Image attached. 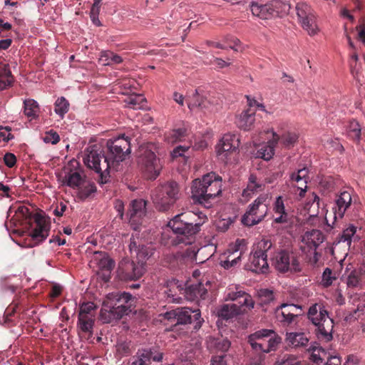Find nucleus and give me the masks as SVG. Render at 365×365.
<instances>
[{
  "label": "nucleus",
  "mask_w": 365,
  "mask_h": 365,
  "mask_svg": "<svg viewBox=\"0 0 365 365\" xmlns=\"http://www.w3.org/2000/svg\"><path fill=\"white\" fill-rule=\"evenodd\" d=\"M146 202L142 199L134 200L130 205L128 215L131 225H141L146 214Z\"/></svg>",
  "instance_id": "19"
},
{
  "label": "nucleus",
  "mask_w": 365,
  "mask_h": 365,
  "mask_svg": "<svg viewBox=\"0 0 365 365\" xmlns=\"http://www.w3.org/2000/svg\"><path fill=\"white\" fill-rule=\"evenodd\" d=\"M225 358L226 355L215 356L212 359L210 365H227Z\"/></svg>",
  "instance_id": "62"
},
{
  "label": "nucleus",
  "mask_w": 365,
  "mask_h": 365,
  "mask_svg": "<svg viewBox=\"0 0 365 365\" xmlns=\"http://www.w3.org/2000/svg\"><path fill=\"white\" fill-rule=\"evenodd\" d=\"M276 317L277 320L282 323L284 325H289L290 324L294 319H295L293 317H289V314L284 312L283 310L279 309L278 308L276 309Z\"/></svg>",
  "instance_id": "46"
},
{
  "label": "nucleus",
  "mask_w": 365,
  "mask_h": 365,
  "mask_svg": "<svg viewBox=\"0 0 365 365\" xmlns=\"http://www.w3.org/2000/svg\"><path fill=\"white\" fill-rule=\"evenodd\" d=\"M243 240H237L234 247L232 248V253L227 257V259L224 261L223 266L226 269L236 266L241 260L243 253Z\"/></svg>",
  "instance_id": "26"
},
{
  "label": "nucleus",
  "mask_w": 365,
  "mask_h": 365,
  "mask_svg": "<svg viewBox=\"0 0 365 365\" xmlns=\"http://www.w3.org/2000/svg\"><path fill=\"white\" fill-rule=\"evenodd\" d=\"M255 122V110L251 108L243 110L237 116V126L244 130H250Z\"/></svg>",
  "instance_id": "23"
},
{
  "label": "nucleus",
  "mask_w": 365,
  "mask_h": 365,
  "mask_svg": "<svg viewBox=\"0 0 365 365\" xmlns=\"http://www.w3.org/2000/svg\"><path fill=\"white\" fill-rule=\"evenodd\" d=\"M4 162L9 168H13L16 163V157L11 153H6L4 156Z\"/></svg>",
  "instance_id": "58"
},
{
  "label": "nucleus",
  "mask_w": 365,
  "mask_h": 365,
  "mask_svg": "<svg viewBox=\"0 0 365 365\" xmlns=\"http://www.w3.org/2000/svg\"><path fill=\"white\" fill-rule=\"evenodd\" d=\"M222 178L215 173L205 175L202 180L192 181V197L206 207L211 206V201L222 192Z\"/></svg>",
  "instance_id": "4"
},
{
  "label": "nucleus",
  "mask_w": 365,
  "mask_h": 365,
  "mask_svg": "<svg viewBox=\"0 0 365 365\" xmlns=\"http://www.w3.org/2000/svg\"><path fill=\"white\" fill-rule=\"evenodd\" d=\"M241 298H244L242 303H251V296L244 291L230 292L227 296V299H230L233 302L241 299Z\"/></svg>",
  "instance_id": "43"
},
{
  "label": "nucleus",
  "mask_w": 365,
  "mask_h": 365,
  "mask_svg": "<svg viewBox=\"0 0 365 365\" xmlns=\"http://www.w3.org/2000/svg\"><path fill=\"white\" fill-rule=\"evenodd\" d=\"M187 103L190 110L198 109L204 113L212 112L215 110L213 103L201 95L198 90L187 96Z\"/></svg>",
  "instance_id": "17"
},
{
  "label": "nucleus",
  "mask_w": 365,
  "mask_h": 365,
  "mask_svg": "<svg viewBox=\"0 0 365 365\" xmlns=\"http://www.w3.org/2000/svg\"><path fill=\"white\" fill-rule=\"evenodd\" d=\"M259 297L262 302L264 304H269L274 300V293L269 289H262L260 290Z\"/></svg>",
  "instance_id": "55"
},
{
  "label": "nucleus",
  "mask_w": 365,
  "mask_h": 365,
  "mask_svg": "<svg viewBox=\"0 0 365 365\" xmlns=\"http://www.w3.org/2000/svg\"><path fill=\"white\" fill-rule=\"evenodd\" d=\"M153 145L141 146L139 149L138 163L145 176L150 180H155L160 175L162 165L153 150Z\"/></svg>",
  "instance_id": "9"
},
{
  "label": "nucleus",
  "mask_w": 365,
  "mask_h": 365,
  "mask_svg": "<svg viewBox=\"0 0 365 365\" xmlns=\"http://www.w3.org/2000/svg\"><path fill=\"white\" fill-rule=\"evenodd\" d=\"M290 180L292 182H302V186H304L305 188H307V181L304 180L300 175H299L297 173H292L290 176Z\"/></svg>",
  "instance_id": "61"
},
{
  "label": "nucleus",
  "mask_w": 365,
  "mask_h": 365,
  "mask_svg": "<svg viewBox=\"0 0 365 365\" xmlns=\"http://www.w3.org/2000/svg\"><path fill=\"white\" fill-rule=\"evenodd\" d=\"M273 210L274 213L277 215L287 213V212L285 210V206L282 197L279 196L277 197L273 205Z\"/></svg>",
  "instance_id": "53"
},
{
  "label": "nucleus",
  "mask_w": 365,
  "mask_h": 365,
  "mask_svg": "<svg viewBox=\"0 0 365 365\" xmlns=\"http://www.w3.org/2000/svg\"><path fill=\"white\" fill-rule=\"evenodd\" d=\"M358 31V38L364 45H365V24L360 25L356 27Z\"/></svg>",
  "instance_id": "64"
},
{
  "label": "nucleus",
  "mask_w": 365,
  "mask_h": 365,
  "mask_svg": "<svg viewBox=\"0 0 365 365\" xmlns=\"http://www.w3.org/2000/svg\"><path fill=\"white\" fill-rule=\"evenodd\" d=\"M16 215L19 220L30 221L34 219L33 229L30 233L31 242L29 246H36L47 238L50 231V224L43 216L38 214L32 215L29 209L24 205L19 206Z\"/></svg>",
  "instance_id": "6"
},
{
  "label": "nucleus",
  "mask_w": 365,
  "mask_h": 365,
  "mask_svg": "<svg viewBox=\"0 0 365 365\" xmlns=\"http://www.w3.org/2000/svg\"><path fill=\"white\" fill-rule=\"evenodd\" d=\"M324 236L319 230L307 231L302 236V242L304 243L310 250H316L318 246L324 242Z\"/></svg>",
  "instance_id": "24"
},
{
  "label": "nucleus",
  "mask_w": 365,
  "mask_h": 365,
  "mask_svg": "<svg viewBox=\"0 0 365 365\" xmlns=\"http://www.w3.org/2000/svg\"><path fill=\"white\" fill-rule=\"evenodd\" d=\"M60 140L59 135L52 130L46 132L45 135L43 137V141L46 143H51L55 145L58 143Z\"/></svg>",
  "instance_id": "52"
},
{
  "label": "nucleus",
  "mask_w": 365,
  "mask_h": 365,
  "mask_svg": "<svg viewBox=\"0 0 365 365\" xmlns=\"http://www.w3.org/2000/svg\"><path fill=\"white\" fill-rule=\"evenodd\" d=\"M144 248L145 246H140V245H138L134 238L130 239L129 250L131 254L135 252L137 257H143V255H145V253L143 252Z\"/></svg>",
  "instance_id": "50"
},
{
  "label": "nucleus",
  "mask_w": 365,
  "mask_h": 365,
  "mask_svg": "<svg viewBox=\"0 0 365 365\" xmlns=\"http://www.w3.org/2000/svg\"><path fill=\"white\" fill-rule=\"evenodd\" d=\"M278 365H302L294 356L284 354L282 359L277 361Z\"/></svg>",
  "instance_id": "51"
},
{
  "label": "nucleus",
  "mask_w": 365,
  "mask_h": 365,
  "mask_svg": "<svg viewBox=\"0 0 365 365\" xmlns=\"http://www.w3.org/2000/svg\"><path fill=\"white\" fill-rule=\"evenodd\" d=\"M24 113L31 119H35L38 116L39 106L34 99H26L24 101Z\"/></svg>",
  "instance_id": "34"
},
{
  "label": "nucleus",
  "mask_w": 365,
  "mask_h": 365,
  "mask_svg": "<svg viewBox=\"0 0 365 365\" xmlns=\"http://www.w3.org/2000/svg\"><path fill=\"white\" fill-rule=\"evenodd\" d=\"M332 272L331 269L329 268H326L323 272L322 274V282L323 285L326 287H329L332 282L333 280L335 279L334 277L331 276Z\"/></svg>",
  "instance_id": "56"
},
{
  "label": "nucleus",
  "mask_w": 365,
  "mask_h": 365,
  "mask_svg": "<svg viewBox=\"0 0 365 365\" xmlns=\"http://www.w3.org/2000/svg\"><path fill=\"white\" fill-rule=\"evenodd\" d=\"M264 189L265 183L262 178L257 177L255 174H251L248 178L247 187L242 191V196L247 201L255 194L264 191Z\"/></svg>",
  "instance_id": "21"
},
{
  "label": "nucleus",
  "mask_w": 365,
  "mask_h": 365,
  "mask_svg": "<svg viewBox=\"0 0 365 365\" xmlns=\"http://www.w3.org/2000/svg\"><path fill=\"white\" fill-rule=\"evenodd\" d=\"M189 133V130L187 127L183 126L178 129H174L172 131L171 136L173 141H180L183 140Z\"/></svg>",
  "instance_id": "48"
},
{
  "label": "nucleus",
  "mask_w": 365,
  "mask_h": 365,
  "mask_svg": "<svg viewBox=\"0 0 365 365\" xmlns=\"http://www.w3.org/2000/svg\"><path fill=\"white\" fill-rule=\"evenodd\" d=\"M10 130L11 129L8 127H0V138H1L5 142H8L14 138L11 134Z\"/></svg>",
  "instance_id": "60"
},
{
  "label": "nucleus",
  "mask_w": 365,
  "mask_h": 365,
  "mask_svg": "<svg viewBox=\"0 0 365 365\" xmlns=\"http://www.w3.org/2000/svg\"><path fill=\"white\" fill-rule=\"evenodd\" d=\"M145 98L142 95H133L127 100L128 106L130 108H141L145 103Z\"/></svg>",
  "instance_id": "41"
},
{
  "label": "nucleus",
  "mask_w": 365,
  "mask_h": 365,
  "mask_svg": "<svg viewBox=\"0 0 365 365\" xmlns=\"http://www.w3.org/2000/svg\"><path fill=\"white\" fill-rule=\"evenodd\" d=\"M13 82L9 64L0 62V91L7 88Z\"/></svg>",
  "instance_id": "30"
},
{
  "label": "nucleus",
  "mask_w": 365,
  "mask_h": 365,
  "mask_svg": "<svg viewBox=\"0 0 365 365\" xmlns=\"http://www.w3.org/2000/svg\"><path fill=\"white\" fill-rule=\"evenodd\" d=\"M96 192V187L93 182L85 180L78 187V196L84 200Z\"/></svg>",
  "instance_id": "36"
},
{
  "label": "nucleus",
  "mask_w": 365,
  "mask_h": 365,
  "mask_svg": "<svg viewBox=\"0 0 365 365\" xmlns=\"http://www.w3.org/2000/svg\"><path fill=\"white\" fill-rule=\"evenodd\" d=\"M133 297L128 292H113L103 302L100 317L103 323H111L128 315L132 311Z\"/></svg>",
  "instance_id": "3"
},
{
  "label": "nucleus",
  "mask_w": 365,
  "mask_h": 365,
  "mask_svg": "<svg viewBox=\"0 0 365 365\" xmlns=\"http://www.w3.org/2000/svg\"><path fill=\"white\" fill-rule=\"evenodd\" d=\"M281 339L273 330L262 329L250 334L248 342L255 351L261 353L262 356L264 353L276 350Z\"/></svg>",
  "instance_id": "8"
},
{
  "label": "nucleus",
  "mask_w": 365,
  "mask_h": 365,
  "mask_svg": "<svg viewBox=\"0 0 365 365\" xmlns=\"http://www.w3.org/2000/svg\"><path fill=\"white\" fill-rule=\"evenodd\" d=\"M162 359L161 353H154L150 349H141L138 350L135 356L130 358L129 365H151V361L159 362Z\"/></svg>",
  "instance_id": "18"
},
{
  "label": "nucleus",
  "mask_w": 365,
  "mask_h": 365,
  "mask_svg": "<svg viewBox=\"0 0 365 365\" xmlns=\"http://www.w3.org/2000/svg\"><path fill=\"white\" fill-rule=\"evenodd\" d=\"M115 261L106 255H103L99 259L98 262L100 270L99 274L105 282L110 280V273L115 267Z\"/></svg>",
  "instance_id": "28"
},
{
  "label": "nucleus",
  "mask_w": 365,
  "mask_h": 365,
  "mask_svg": "<svg viewBox=\"0 0 365 365\" xmlns=\"http://www.w3.org/2000/svg\"><path fill=\"white\" fill-rule=\"evenodd\" d=\"M240 145V140L235 135L225 134L217 146V153L223 160H231V155L236 153Z\"/></svg>",
  "instance_id": "16"
},
{
  "label": "nucleus",
  "mask_w": 365,
  "mask_h": 365,
  "mask_svg": "<svg viewBox=\"0 0 365 365\" xmlns=\"http://www.w3.org/2000/svg\"><path fill=\"white\" fill-rule=\"evenodd\" d=\"M18 307L17 304L9 305L4 312V322L7 323L11 321L10 317L16 312V308Z\"/></svg>",
  "instance_id": "59"
},
{
  "label": "nucleus",
  "mask_w": 365,
  "mask_h": 365,
  "mask_svg": "<svg viewBox=\"0 0 365 365\" xmlns=\"http://www.w3.org/2000/svg\"><path fill=\"white\" fill-rule=\"evenodd\" d=\"M272 243L270 240H264L258 243L255 251H262L263 253L267 254V252L272 247Z\"/></svg>",
  "instance_id": "57"
},
{
  "label": "nucleus",
  "mask_w": 365,
  "mask_h": 365,
  "mask_svg": "<svg viewBox=\"0 0 365 365\" xmlns=\"http://www.w3.org/2000/svg\"><path fill=\"white\" fill-rule=\"evenodd\" d=\"M341 358L336 355L329 354L327 365H341Z\"/></svg>",
  "instance_id": "63"
},
{
  "label": "nucleus",
  "mask_w": 365,
  "mask_h": 365,
  "mask_svg": "<svg viewBox=\"0 0 365 365\" xmlns=\"http://www.w3.org/2000/svg\"><path fill=\"white\" fill-rule=\"evenodd\" d=\"M145 268L142 262H135L123 258L118 264V276L123 281H136L145 273Z\"/></svg>",
  "instance_id": "14"
},
{
  "label": "nucleus",
  "mask_w": 365,
  "mask_h": 365,
  "mask_svg": "<svg viewBox=\"0 0 365 365\" xmlns=\"http://www.w3.org/2000/svg\"><path fill=\"white\" fill-rule=\"evenodd\" d=\"M180 187L175 181H168L156 187L151 192L155 207L161 212L170 210L180 196Z\"/></svg>",
  "instance_id": "7"
},
{
  "label": "nucleus",
  "mask_w": 365,
  "mask_h": 365,
  "mask_svg": "<svg viewBox=\"0 0 365 365\" xmlns=\"http://www.w3.org/2000/svg\"><path fill=\"white\" fill-rule=\"evenodd\" d=\"M356 232V227L350 225L347 228L344 230L340 242H346V244L350 246L351 243V238L354 236V234Z\"/></svg>",
  "instance_id": "44"
},
{
  "label": "nucleus",
  "mask_w": 365,
  "mask_h": 365,
  "mask_svg": "<svg viewBox=\"0 0 365 365\" xmlns=\"http://www.w3.org/2000/svg\"><path fill=\"white\" fill-rule=\"evenodd\" d=\"M279 140V136L273 133V139L267 143L262 144L256 153V158H262L264 160H270L274 154V145Z\"/></svg>",
  "instance_id": "27"
},
{
  "label": "nucleus",
  "mask_w": 365,
  "mask_h": 365,
  "mask_svg": "<svg viewBox=\"0 0 365 365\" xmlns=\"http://www.w3.org/2000/svg\"><path fill=\"white\" fill-rule=\"evenodd\" d=\"M207 294V289L202 282L191 284L185 289V296L190 301L205 299Z\"/></svg>",
  "instance_id": "25"
},
{
  "label": "nucleus",
  "mask_w": 365,
  "mask_h": 365,
  "mask_svg": "<svg viewBox=\"0 0 365 365\" xmlns=\"http://www.w3.org/2000/svg\"><path fill=\"white\" fill-rule=\"evenodd\" d=\"M95 315H78V327L85 333H93Z\"/></svg>",
  "instance_id": "33"
},
{
  "label": "nucleus",
  "mask_w": 365,
  "mask_h": 365,
  "mask_svg": "<svg viewBox=\"0 0 365 365\" xmlns=\"http://www.w3.org/2000/svg\"><path fill=\"white\" fill-rule=\"evenodd\" d=\"M352 202L351 195L349 191L344 190L336 196V205L333 208L334 219L343 218L346 211L350 207Z\"/></svg>",
  "instance_id": "22"
},
{
  "label": "nucleus",
  "mask_w": 365,
  "mask_h": 365,
  "mask_svg": "<svg viewBox=\"0 0 365 365\" xmlns=\"http://www.w3.org/2000/svg\"><path fill=\"white\" fill-rule=\"evenodd\" d=\"M273 265L281 273H298L302 269L299 255L287 250H282L275 254Z\"/></svg>",
  "instance_id": "13"
},
{
  "label": "nucleus",
  "mask_w": 365,
  "mask_h": 365,
  "mask_svg": "<svg viewBox=\"0 0 365 365\" xmlns=\"http://www.w3.org/2000/svg\"><path fill=\"white\" fill-rule=\"evenodd\" d=\"M277 308L283 310L284 312L289 314V317H293L294 318H297L302 311L300 306L294 304H282Z\"/></svg>",
  "instance_id": "40"
},
{
  "label": "nucleus",
  "mask_w": 365,
  "mask_h": 365,
  "mask_svg": "<svg viewBox=\"0 0 365 365\" xmlns=\"http://www.w3.org/2000/svg\"><path fill=\"white\" fill-rule=\"evenodd\" d=\"M218 316L223 319H229L241 314L236 305L232 304H223L217 311Z\"/></svg>",
  "instance_id": "35"
},
{
  "label": "nucleus",
  "mask_w": 365,
  "mask_h": 365,
  "mask_svg": "<svg viewBox=\"0 0 365 365\" xmlns=\"http://www.w3.org/2000/svg\"><path fill=\"white\" fill-rule=\"evenodd\" d=\"M296 11L298 21L301 26L310 36L317 34L319 31V28L316 21V14L313 9L307 4L301 2L296 5Z\"/></svg>",
  "instance_id": "15"
},
{
  "label": "nucleus",
  "mask_w": 365,
  "mask_h": 365,
  "mask_svg": "<svg viewBox=\"0 0 365 365\" xmlns=\"http://www.w3.org/2000/svg\"><path fill=\"white\" fill-rule=\"evenodd\" d=\"M99 62L103 66H112L122 63L123 58L112 51H105L101 52Z\"/></svg>",
  "instance_id": "32"
},
{
  "label": "nucleus",
  "mask_w": 365,
  "mask_h": 365,
  "mask_svg": "<svg viewBox=\"0 0 365 365\" xmlns=\"http://www.w3.org/2000/svg\"><path fill=\"white\" fill-rule=\"evenodd\" d=\"M130 153V140L122 136L108 140L103 148L98 144L88 146L83 152V161L87 168L99 174V182L106 183L109 171H118L120 163Z\"/></svg>",
  "instance_id": "1"
},
{
  "label": "nucleus",
  "mask_w": 365,
  "mask_h": 365,
  "mask_svg": "<svg viewBox=\"0 0 365 365\" xmlns=\"http://www.w3.org/2000/svg\"><path fill=\"white\" fill-rule=\"evenodd\" d=\"M250 6L252 14L262 19L282 17L289 12L290 9L289 4L280 0H272L265 4L252 1Z\"/></svg>",
  "instance_id": "10"
},
{
  "label": "nucleus",
  "mask_w": 365,
  "mask_h": 365,
  "mask_svg": "<svg viewBox=\"0 0 365 365\" xmlns=\"http://www.w3.org/2000/svg\"><path fill=\"white\" fill-rule=\"evenodd\" d=\"M312 351L310 359L315 364H319L323 362L324 358L327 355V352L322 347L314 346L309 349Z\"/></svg>",
  "instance_id": "39"
},
{
  "label": "nucleus",
  "mask_w": 365,
  "mask_h": 365,
  "mask_svg": "<svg viewBox=\"0 0 365 365\" xmlns=\"http://www.w3.org/2000/svg\"><path fill=\"white\" fill-rule=\"evenodd\" d=\"M70 103L64 97L58 98L54 103V111L63 118L66 113L69 110Z\"/></svg>",
  "instance_id": "38"
},
{
  "label": "nucleus",
  "mask_w": 365,
  "mask_h": 365,
  "mask_svg": "<svg viewBox=\"0 0 365 365\" xmlns=\"http://www.w3.org/2000/svg\"><path fill=\"white\" fill-rule=\"evenodd\" d=\"M243 299L244 298H241V299L235 301V303H232L233 305H236V307H237L240 314H243V313L246 312L247 311L252 309V308H254V305H255V302L252 297H251V303H250V302L246 303V304L242 303L243 302Z\"/></svg>",
  "instance_id": "49"
},
{
  "label": "nucleus",
  "mask_w": 365,
  "mask_h": 365,
  "mask_svg": "<svg viewBox=\"0 0 365 365\" xmlns=\"http://www.w3.org/2000/svg\"><path fill=\"white\" fill-rule=\"evenodd\" d=\"M66 185L71 187H79L86 180L81 176L79 172L71 170L65 176Z\"/></svg>",
  "instance_id": "37"
},
{
  "label": "nucleus",
  "mask_w": 365,
  "mask_h": 365,
  "mask_svg": "<svg viewBox=\"0 0 365 365\" xmlns=\"http://www.w3.org/2000/svg\"><path fill=\"white\" fill-rule=\"evenodd\" d=\"M348 135L354 140H359L361 136V127L359 123L355 120H351L348 126Z\"/></svg>",
  "instance_id": "42"
},
{
  "label": "nucleus",
  "mask_w": 365,
  "mask_h": 365,
  "mask_svg": "<svg viewBox=\"0 0 365 365\" xmlns=\"http://www.w3.org/2000/svg\"><path fill=\"white\" fill-rule=\"evenodd\" d=\"M164 318L169 321H176L175 324H194L195 329H199L204 322L200 309H192L188 307L177 308L167 312L164 314Z\"/></svg>",
  "instance_id": "12"
},
{
  "label": "nucleus",
  "mask_w": 365,
  "mask_h": 365,
  "mask_svg": "<svg viewBox=\"0 0 365 365\" xmlns=\"http://www.w3.org/2000/svg\"><path fill=\"white\" fill-rule=\"evenodd\" d=\"M231 343L227 339H217L215 342V346L217 350L225 352L230 347Z\"/></svg>",
  "instance_id": "54"
},
{
  "label": "nucleus",
  "mask_w": 365,
  "mask_h": 365,
  "mask_svg": "<svg viewBox=\"0 0 365 365\" xmlns=\"http://www.w3.org/2000/svg\"><path fill=\"white\" fill-rule=\"evenodd\" d=\"M267 257V254L255 250L250 257L247 268L253 272L266 273L269 269Z\"/></svg>",
  "instance_id": "20"
},
{
  "label": "nucleus",
  "mask_w": 365,
  "mask_h": 365,
  "mask_svg": "<svg viewBox=\"0 0 365 365\" xmlns=\"http://www.w3.org/2000/svg\"><path fill=\"white\" fill-rule=\"evenodd\" d=\"M341 183V179L331 175L322 176L319 181V187L324 192H330L335 190Z\"/></svg>",
  "instance_id": "31"
},
{
  "label": "nucleus",
  "mask_w": 365,
  "mask_h": 365,
  "mask_svg": "<svg viewBox=\"0 0 365 365\" xmlns=\"http://www.w3.org/2000/svg\"><path fill=\"white\" fill-rule=\"evenodd\" d=\"M207 220V216L202 212L197 214L188 211L175 215L168 224L176 235L171 239V245H191Z\"/></svg>",
  "instance_id": "2"
},
{
  "label": "nucleus",
  "mask_w": 365,
  "mask_h": 365,
  "mask_svg": "<svg viewBox=\"0 0 365 365\" xmlns=\"http://www.w3.org/2000/svg\"><path fill=\"white\" fill-rule=\"evenodd\" d=\"M307 317L317 327L316 334L319 340L328 342L333 339L334 320L329 316L322 303H315L310 306Z\"/></svg>",
  "instance_id": "5"
},
{
  "label": "nucleus",
  "mask_w": 365,
  "mask_h": 365,
  "mask_svg": "<svg viewBox=\"0 0 365 365\" xmlns=\"http://www.w3.org/2000/svg\"><path fill=\"white\" fill-rule=\"evenodd\" d=\"M268 198L267 194H261L250 204L245 213L242 217V223L251 227L262 222L268 213V205L266 203Z\"/></svg>",
  "instance_id": "11"
},
{
  "label": "nucleus",
  "mask_w": 365,
  "mask_h": 365,
  "mask_svg": "<svg viewBox=\"0 0 365 365\" xmlns=\"http://www.w3.org/2000/svg\"><path fill=\"white\" fill-rule=\"evenodd\" d=\"M298 139V135L295 133H287L279 138L281 143L287 148L292 147Z\"/></svg>",
  "instance_id": "45"
},
{
  "label": "nucleus",
  "mask_w": 365,
  "mask_h": 365,
  "mask_svg": "<svg viewBox=\"0 0 365 365\" xmlns=\"http://www.w3.org/2000/svg\"><path fill=\"white\" fill-rule=\"evenodd\" d=\"M96 306L93 302L83 303L79 308L78 315H95Z\"/></svg>",
  "instance_id": "47"
},
{
  "label": "nucleus",
  "mask_w": 365,
  "mask_h": 365,
  "mask_svg": "<svg viewBox=\"0 0 365 365\" xmlns=\"http://www.w3.org/2000/svg\"><path fill=\"white\" fill-rule=\"evenodd\" d=\"M286 340L289 346L294 348L305 347L309 341L307 334L304 332L287 333Z\"/></svg>",
  "instance_id": "29"
}]
</instances>
